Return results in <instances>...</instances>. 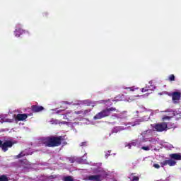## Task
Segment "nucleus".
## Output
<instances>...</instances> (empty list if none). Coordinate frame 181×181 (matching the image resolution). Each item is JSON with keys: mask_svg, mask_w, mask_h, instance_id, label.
Masks as SVG:
<instances>
[{"mask_svg": "<svg viewBox=\"0 0 181 181\" xmlns=\"http://www.w3.org/2000/svg\"><path fill=\"white\" fill-rule=\"evenodd\" d=\"M4 143V141H2L1 140H0V148H2V144Z\"/></svg>", "mask_w": 181, "mask_h": 181, "instance_id": "nucleus-26", "label": "nucleus"}, {"mask_svg": "<svg viewBox=\"0 0 181 181\" xmlns=\"http://www.w3.org/2000/svg\"><path fill=\"white\" fill-rule=\"evenodd\" d=\"M66 117H69V121H71L74 119V117H73L74 114L72 112H69L66 114Z\"/></svg>", "mask_w": 181, "mask_h": 181, "instance_id": "nucleus-10", "label": "nucleus"}, {"mask_svg": "<svg viewBox=\"0 0 181 181\" xmlns=\"http://www.w3.org/2000/svg\"><path fill=\"white\" fill-rule=\"evenodd\" d=\"M64 119H67L69 121V119H70V117H67L66 115H64V117H63Z\"/></svg>", "mask_w": 181, "mask_h": 181, "instance_id": "nucleus-20", "label": "nucleus"}, {"mask_svg": "<svg viewBox=\"0 0 181 181\" xmlns=\"http://www.w3.org/2000/svg\"><path fill=\"white\" fill-rule=\"evenodd\" d=\"M112 111H115L116 112H119V110H117V108L115 107L106 108L103 110L101 112L97 113L96 115L93 117V119H101L102 118H105V117H110Z\"/></svg>", "mask_w": 181, "mask_h": 181, "instance_id": "nucleus-3", "label": "nucleus"}, {"mask_svg": "<svg viewBox=\"0 0 181 181\" xmlns=\"http://www.w3.org/2000/svg\"><path fill=\"white\" fill-rule=\"evenodd\" d=\"M0 181H9V180L8 179V177H6V175H3L0 176Z\"/></svg>", "mask_w": 181, "mask_h": 181, "instance_id": "nucleus-11", "label": "nucleus"}, {"mask_svg": "<svg viewBox=\"0 0 181 181\" xmlns=\"http://www.w3.org/2000/svg\"><path fill=\"white\" fill-rule=\"evenodd\" d=\"M30 110L33 112H40V111L45 110V107L43 106L32 105Z\"/></svg>", "mask_w": 181, "mask_h": 181, "instance_id": "nucleus-8", "label": "nucleus"}, {"mask_svg": "<svg viewBox=\"0 0 181 181\" xmlns=\"http://www.w3.org/2000/svg\"><path fill=\"white\" fill-rule=\"evenodd\" d=\"M110 153H106V154H105V157H106V158H108V156H110Z\"/></svg>", "mask_w": 181, "mask_h": 181, "instance_id": "nucleus-27", "label": "nucleus"}, {"mask_svg": "<svg viewBox=\"0 0 181 181\" xmlns=\"http://www.w3.org/2000/svg\"><path fill=\"white\" fill-rule=\"evenodd\" d=\"M168 124H170V127H172L173 128L175 127V124L172 122H168Z\"/></svg>", "mask_w": 181, "mask_h": 181, "instance_id": "nucleus-21", "label": "nucleus"}, {"mask_svg": "<svg viewBox=\"0 0 181 181\" xmlns=\"http://www.w3.org/2000/svg\"><path fill=\"white\" fill-rule=\"evenodd\" d=\"M181 93L180 92H173L172 93V100L174 104H177L179 103V100H180Z\"/></svg>", "mask_w": 181, "mask_h": 181, "instance_id": "nucleus-6", "label": "nucleus"}, {"mask_svg": "<svg viewBox=\"0 0 181 181\" xmlns=\"http://www.w3.org/2000/svg\"><path fill=\"white\" fill-rule=\"evenodd\" d=\"M136 112L138 114L139 112L136 111Z\"/></svg>", "mask_w": 181, "mask_h": 181, "instance_id": "nucleus-32", "label": "nucleus"}, {"mask_svg": "<svg viewBox=\"0 0 181 181\" xmlns=\"http://www.w3.org/2000/svg\"><path fill=\"white\" fill-rule=\"evenodd\" d=\"M80 146H87V142L84 141L81 143Z\"/></svg>", "mask_w": 181, "mask_h": 181, "instance_id": "nucleus-18", "label": "nucleus"}, {"mask_svg": "<svg viewBox=\"0 0 181 181\" xmlns=\"http://www.w3.org/2000/svg\"><path fill=\"white\" fill-rule=\"evenodd\" d=\"M163 119H170V117L165 116V117H163Z\"/></svg>", "mask_w": 181, "mask_h": 181, "instance_id": "nucleus-24", "label": "nucleus"}, {"mask_svg": "<svg viewBox=\"0 0 181 181\" xmlns=\"http://www.w3.org/2000/svg\"><path fill=\"white\" fill-rule=\"evenodd\" d=\"M175 75L174 74H171L168 77V81H175Z\"/></svg>", "mask_w": 181, "mask_h": 181, "instance_id": "nucleus-12", "label": "nucleus"}, {"mask_svg": "<svg viewBox=\"0 0 181 181\" xmlns=\"http://www.w3.org/2000/svg\"><path fill=\"white\" fill-rule=\"evenodd\" d=\"M63 136H49L42 139L41 142L42 145L48 148H56L62 145L63 142Z\"/></svg>", "mask_w": 181, "mask_h": 181, "instance_id": "nucleus-1", "label": "nucleus"}, {"mask_svg": "<svg viewBox=\"0 0 181 181\" xmlns=\"http://www.w3.org/2000/svg\"><path fill=\"white\" fill-rule=\"evenodd\" d=\"M64 180V181H74V180H73L71 176H66V177H65Z\"/></svg>", "mask_w": 181, "mask_h": 181, "instance_id": "nucleus-14", "label": "nucleus"}, {"mask_svg": "<svg viewBox=\"0 0 181 181\" xmlns=\"http://www.w3.org/2000/svg\"><path fill=\"white\" fill-rule=\"evenodd\" d=\"M129 149H131V144H128Z\"/></svg>", "mask_w": 181, "mask_h": 181, "instance_id": "nucleus-29", "label": "nucleus"}, {"mask_svg": "<svg viewBox=\"0 0 181 181\" xmlns=\"http://www.w3.org/2000/svg\"><path fill=\"white\" fill-rule=\"evenodd\" d=\"M90 110H84V114H88L90 112Z\"/></svg>", "mask_w": 181, "mask_h": 181, "instance_id": "nucleus-25", "label": "nucleus"}, {"mask_svg": "<svg viewBox=\"0 0 181 181\" xmlns=\"http://www.w3.org/2000/svg\"><path fill=\"white\" fill-rule=\"evenodd\" d=\"M146 91H149V88H148V87L141 88V93H146Z\"/></svg>", "mask_w": 181, "mask_h": 181, "instance_id": "nucleus-15", "label": "nucleus"}, {"mask_svg": "<svg viewBox=\"0 0 181 181\" xmlns=\"http://www.w3.org/2000/svg\"><path fill=\"white\" fill-rule=\"evenodd\" d=\"M141 149H143V151H149V149H151L149 148V146H142Z\"/></svg>", "mask_w": 181, "mask_h": 181, "instance_id": "nucleus-16", "label": "nucleus"}, {"mask_svg": "<svg viewBox=\"0 0 181 181\" xmlns=\"http://www.w3.org/2000/svg\"><path fill=\"white\" fill-rule=\"evenodd\" d=\"M16 36H18L19 37V35H18V33H16Z\"/></svg>", "mask_w": 181, "mask_h": 181, "instance_id": "nucleus-30", "label": "nucleus"}, {"mask_svg": "<svg viewBox=\"0 0 181 181\" xmlns=\"http://www.w3.org/2000/svg\"><path fill=\"white\" fill-rule=\"evenodd\" d=\"M132 181H139V177L134 176Z\"/></svg>", "mask_w": 181, "mask_h": 181, "instance_id": "nucleus-17", "label": "nucleus"}, {"mask_svg": "<svg viewBox=\"0 0 181 181\" xmlns=\"http://www.w3.org/2000/svg\"><path fill=\"white\" fill-rule=\"evenodd\" d=\"M75 114H77V115H78V114H83V111H81V110H80V111H76V112H75Z\"/></svg>", "mask_w": 181, "mask_h": 181, "instance_id": "nucleus-22", "label": "nucleus"}, {"mask_svg": "<svg viewBox=\"0 0 181 181\" xmlns=\"http://www.w3.org/2000/svg\"><path fill=\"white\" fill-rule=\"evenodd\" d=\"M13 146V142L9 140H6L1 145V149L3 152H6L8 148H12Z\"/></svg>", "mask_w": 181, "mask_h": 181, "instance_id": "nucleus-5", "label": "nucleus"}, {"mask_svg": "<svg viewBox=\"0 0 181 181\" xmlns=\"http://www.w3.org/2000/svg\"><path fill=\"white\" fill-rule=\"evenodd\" d=\"M25 155L26 154H25L23 151H22L21 153L16 156V158L17 159H19V158H23V156H25Z\"/></svg>", "mask_w": 181, "mask_h": 181, "instance_id": "nucleus-13", "label": "nucleus"}, {"mask_svg": "<svg viewBox=\"0 0 181 181\" xmlns=\"http://www.w3.org/2000/svg\"><path fill=\"white\" fill-rule=\"evenodd\" d=\"M88 180L91 181H100V180H103V175H89L88 177Z\"/></svg>", "mask_w": 181, "mask_h": 181, "instance_id": "nucleus-7", "label": "nucleus"}, {"mask_svg": "<svg viewBox=\"0 0 181 181\" xmlns=\"http://www.w3.org/2000/svg\"><path fill=\"white\" fill-rule=\"evenodd\" d=\"M18 32H21V29L16 30V33H18Z\"/></svg>", "mask_w": 181, "mask_h": 181, "instance_id": "nucleus-28", "label": "nucleus"}, {"mask_svg": "<svg viewBox=\"0 0 181 181\" xmlns=\"http://www.w3.org/2000/svg\"><path fill=\"white\" fill-rule=\"evenodd\" d=\"M45 16H47V13H45Z\"/></svg>", "mask_w": 181, "mask_h": 181, "instance_id": "nucleus-31", "label": "nucleus"}, {"mask_svg": "<svg viewBox=\"0 0 181 181\" xmlns=\"http://www.w3.org/2000/svg\"><path fill=\"white\" fill-rule=\"evenodd\" d=\"M63 104H67L68 105H70L71 103L65 101V102H63Z\"/></svg>", "mask_w": 181, "mask_h": 181, "instance_id": "nucleus-23", "label": "nucleus"}, {"mask_svg": "<svg viewBox=\"0 0 181 181\" xmlns=\"http://www.w3.org/2000/svg\"><path fill=\"white\" fill-rule=\"evenodd\" d=\"M109 154L111 153L110 151H108Z\"/></svg>", "mask_w": 181, "mask_h": 181, "instance_id": "nucleus-33", "label": "nucleus"}, {"mask_svg": "<svg viewBox=\"0 0 181 181\" xmlns=\"http://www.w3.org/2000/svg\"><path fill=\"white\" fill-rule=\"evenodd\" d=\"M26 118H28V114H18L16 116L18 121H25Z\"/></svg>", "mask_w": 181, "mask_h": 181, "instance_id": "nucleus-9", "label": "nucleus"}, {"mask_svg": "<svg viewBox=\"0 0 181 181\" xmlns=\"http://www.w3.org/2000/svg\"><path fill=\"white\" fill-rule=\"evenodd\" d=\"M170 123L161 122L158 123L154 125V129L157 132H163V131H168V129H171L173 126L170 125Z\"/></svg>", "mask_w": 181, "mask_h": 181, "instance_id": "nucleus-4", "label": "nucleus"}, {"mask_svg": "<svg viewBox=\"0 0 181 181\" xmlns=\"http://www.w3.org/2000/svg\"><path fill=\"white\" fill-rule=\"evenodd\" d=\"M170 159L165 160L164 161L160 163L161 168H165V166H175V160H181V154L180 153H171L169 155Z\"/></svg>", "mask_w": 181, "mask_h": 181, "instance_id": "nucleus-2", "label": "nucleus"}, {"mask_svg": "<svg viewBox=\"0 0 181 181\" xmlns=\"http://www.w3.org/2000/svg\"><path fill=\"white\" fill-rule=\"evenodd\" d=\"M153 168H155L156 169H159V168H160V165H159V164H153Z\"/></svg>", "mask_w": 181, "mask_h": 181, "instance_id": "nucleus-19", "label": "nucleus"}]
</instances>
